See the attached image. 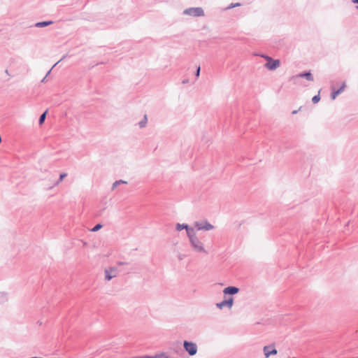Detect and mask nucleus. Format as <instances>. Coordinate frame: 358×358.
<instances>
[{
    "mask_svg": "<svg viewBox=\"0 0 358 358\" xmlns=\"http://www.w3.org/2000/svg\"><path fill=\"white\" fill-rule=\"evenodd\" d=\"M214 228V225H195V229L192 231H188V238L192 248L199 252L207 253L203 243L196 236V232L199 231H209Z\"/></svg>",
    "mask_w": 358,
    "mask_h": 358,
    "instance_id": "obj_1",
    "label": "nucleus"
},
{
    "mask_svg": "<svg viewBox=\"0 0 358 358\" xmlns=\"http://www.w3.org/2000/svg\"><path fill=\"white\" fill-rule=\"evenodd\" d=\"M119 273V269L116 266H110L104 270V280L110 281Z\"/></svg>",
    "mask_w": 358,
    "mask_h": 358,
    "instance_id": "obj_2",
    "label": "nucleus"
},
{
    "mask_svg": "<svg viewBox=\"0 0 358 358\" xmlns=\"http://www.w3.org/2000/svg\"><path fill=\"white\" fill-rule=\"evenodd\" d=\"M266 60V64H265V67L269 70L273 71L278 69L280 65V62L279 59H273L271 57L263 55L262 56Z\"/></svg>",
    "mask_w": 358,
    "mask_h": 358,
    "instance_id": "obj_3",
    "label": "nucleus"
},
{
    "mask_svg": "<svg viewBox=\"0 0 358 358\" xmlns=\"http://www.w3.org/2000/svg\"><path fill=\"white\" fill-rule=\"evenodd\" d=\"M183 348L190 355L194 356L197 352V345L192 341H185L183 342Z\"/></svg>",
    "mask_w": 358,
    "mask_h": 358,
    "instance_id": "obj_4",
    "label": "nucleus"
},
{
    "mask_svg": "<svg viewBox=\"0 0 358 358\" xmlns=\"http://www.w3.org/2000/svg\"><path fill=\"white\" fill-rule=\"evenodd\" d=\"M184 13L194 17L203 16L204 15V12L201 8H191L185 10Z\"/></svg>",
    "mask_w": 358,
    "mask_h": 358,
    "instance_id": "obj_5",
    "label": "nucleus"
},
{
    "mask_svg": "<svg viewBox=\"0 0 358 358\" xmlns=\"http://www.w3.org/2000/svg\"><path fill=\"white\" fill-rule=\"evenodd\" d=\"M233 304L234 299L232 297H230L228 299H225L220 303H217L216 304V306L220 309H222L224 307L227 306L230 309L233 306Z\"/></svg>",
    "mask_w": 358,
    "mask_h": 358,
    "instance_id": "obj_6",
    "label": "nucleus"
},
{
    "mask_svg": "<svg viewBox=\"0 0 358 358\" xmlns=\"http://www.w3.org/2000/svg\"><path fill=\"white\" fill-rule=\"evenodd\" d=\"M264 353L266 358L270 357L271 355H275L278 353V351L275 348H271V346L266 345L264 347Z\"/></svg>",
    "mask_w": 358,
    "mask_h": 358,
    "instance_id": "obj_7",
    "label": "nucleus"
},
{
    "mask_svg": "<svg viewBox=\"0 0 358 358\" xmlns=\"http://www.w3.org/2000/svg\"><path fill=\"white\" fill-rule=\"evenodd\" d=\"M239 292V289L234 286H229L224 289L223 293L229 295H234Z\"/></svg>",
    "mask_w": 358,
    "mask_h": 358,
    "instance_id": "obj_8",
    "label": "nucleus"
},
{
    "mask_svg": "<svg viewBox=\"0 0 358 358\" xmlns=\"http://www.w3.org/2000/svg\"><path fill=\"white\" fill-rule=\"evenodd\" d=\"M194 229H195V225H194V227H192L190 225H176V230L178 231H180L183 229H185L187 236H188V231H189V232H192Z\"/></svg>",
    "mask_w": 358,
    "mask_h": 358,
    "instance_id": "obj_9",
    "label": "nucleus"
},
{
    "mask_svg": "<svg viewBox=\"0 0 358 358\" xmlns=\"http://www.w3.org/2000/svg\"><path fill=\"white\" fill-rule=\"evenodd\" d=\"M345 87V83H343L341 85V87H340V89L337 90H334L333 92L331 93V99H335L336 97L339 94H341V92H343L344 91V89Z\"/></svg>",
    "mask_w": 358,
    "mask_h": 358,
    "instance_id": "obj_10",
    "label": "nucleus"
},
{
    "mask_svg": "<svg viewBox=\"0 0 358 358\" xmlns=\"http://www.w3.org/2000/svg\"><path fill=\"white\" fill-rule=\"evenodd\" d=\"M296 77H301V78L305 77L308 80H310V81L313 80L312 74L310 72L306 73H301V74L296 76Z\"/></svg>",
    "mask_w": 358,
    "mask_h": 358,
    "instance_id": "obj_11",
    "label": "nucleus"
},
{
    "mask_svg": "<svg viewBox=\"0 0 358 358\" xmlns=\"http://www.w3.org/2000/svg\"><path fill=\"white\" fill-rule=\"evenodd\" d=\"M46 114H47V111H45V113H43L41 115V117H40V118H39V124H42L44 122V121H45V117H46Z\"/></svg>",
    "mask_w": 358,
    "mask_h": 358,
    "instance_id": "obj_12",
    "label": "nucleus"
},
{
    "mask_svg": "<svg viewBox=\"0 0 358 358\" xmlns=\"http://www.w3.org/2000/svg\"><path fill=\"white\" fill-rule=\"evenodd\" d=\"M121 183H127V182H126V181H124V180H117V181H115V182L113 183V189H114L115 188H116V187H117V186L118 185L121 184Z\"/></svg>",
    "mask_w": 358,
    "mask_h": 358,
    "instance_id": "obj_13",
    "label": "nucleus"
},
{
    "mask_svg": "<svg viewBox=\"0 0 358 358\" xmlns=\"http://www.w3.org/2000/svg\"><path fill=\"white\" fill-rule=\"evenodd\" d=\"M103 225H94V227L90 229L91 231L95 232L100 230Z\"/></svg>",
    "mask_w": 358,
    "mask_h": 358,
    "instance_id": "obj_14",
    "label": "nucleus"
},
{
    "mask_svg": "<svg viewBox=\"0 0 358 358\" xmlns=\"http://www.w3.org/2000/svg\"><path fill=\"white\" fill-rule=\"evenodd\" d=\"M51 23H52L51 22H42L37 23L36 26L37 27H45L46 25L50 24Z\"/></svg>",
    "mask_w": 358,
    "mask_h": 358,
    "instance_id": "obj_15",
    "label": "nucleus"
},
{
    "mask_svg": "<svg viewBox=\"0 0 358 358\" xmlns=\"http://www.w3.org/2000/svg\"><path fill=\"white\" fill-rule=\"evenodd\" d=\"M320 100V94L315 95L313 97L312 101L314 103H317Z\"/></svg>",
    "mask_w": 358,
    "mask_h": 358,
    "instance_id": "obj_16",
    "label": "nucleus"
},
{
    "mask_svg": "<svg viewBox=\"0 0 358 358\" xmlns=\"http://www.w3.org/2000/svg\"><path fill=\"white\" fill-rule=\"evenodd\" d=\"M185 257H186V255L185 254H182V253H180V252L177 253V258L180 261L182 260Z\"/></svg>",
    "mask_w": 358,
    "mask_h": 358,
    "instance_id": "obj_17",
    "label": "nucleus"
},
{
    "mask_svg": "<svg viewBox=\"0 0 358 358\" xmlns=\"http://www.w3.org/2000/svg\"><path fill=\"white\" fill-rule=\"evenodd\" d=\"M66 175L67 174L66 173H62L59 176V180L57 182V184H59L60 182H62L63 179L66 176Z\"/></svg>",
    "mask_w": 358,
    "mask_h": 358,
    "instance_id": "obj_18",
    "label": "nucleus"
},
{
    "mask_svg": "<svg viewBox=\"0 0 358 358\" xmlns=\"http://www.w3.org/2000/svg\"><path fill=\"white\" fill-rule=\"evenodd\" d=\"M145 122H141V123H140V126H141V127H144V126H145V123H146V121H147V117H146V116L145 117Z\"/></svg>",
    "mask_w": 358,
    "mask_h": 358,
    "instance_id": "obj_19",
    "label": "nucleus"
},
{
    "mask_svg": "<svg viewBox=\"0 0 358 358\" xmlns=\"http://www.w3.org/2000/svg\"><path fill=\"white\" fill-rule=\"evenodd\" d=\"M127 263L125 262H117V264L120 265V266H122V265H125L127 264Z\"/></svg>",
    "mask_w": 358,
    "mask_h": 358,
    "instance_id": "obj_20",
    "label": "nucleus"
},
{
    "mask_svg": "<svg viewBox=\"0 0 358 358\" xmlns=\"http://www.w3.org/2000/svg\"><path fill=\"white\" fill-rule=\"evenodd\" d=\"M199 73H200V67L199 66L197 69L196 73V77L199 76Z\"/></svg>",
    "mask_w": 358,
    "mask_h": 358,
    "instance_id": "obj_21",
    "label": "nucleus"
},
{
    "mask_svg": "<svg viewBox=\"0 0 358 358\" xmlns=\"http://www.w3.org/2000/svg\"><path fill=\"white\" fill-rule=\"evenodd\" d=\"M239 5H240L239 3H236V5H234V6H229V7H228V8H233V7L236 6H239Z\"/></svg>",
    "mask_w": 358,
    "mask_h": 358,
    "instance_id": "obj_22",
    "label": "nucleus"
},
{
    "mask_svg": "<svg viewBox=\"0 0 358 358\" xmlns=\"http://www.w3.org/2000/svg\"><path fill=\"white\" fill-rule=\"evenodd\" d=\"M352 2L355 3H358V0H352Z\"/></svg>",
    "mask_w": 358,
    "mask_h": 358,
    "instance_id": "obj_23",
    "label": "nucleus"
},
{
    "mask_svg": "<svg viewBox=\"0 0 358 358\" xmlns=\"http://www.w3.org/2000/svg\"><path fill=\"white\" fill-rule=\"evenodd\" d=\"M292 113H293V114L296 113V110H294V111L292 112Z\"/></svg>",
    "mask_w": 358,
    "mask_h": 358,
    "instance_id": "obj_24",
    "label": "nucleus"
},
{
    "mask_svg": "<svg viewBox=\"0 0 358 358\" xmlns=\"http://www.w3.org/2000/svg\"><path fill=\"white\" fill-rule=\"evenodd\" d=\"M357 8H358V6H357Z\"/></svg>",
    "mask_w": 358,
    "mask_h": 358,
    "instance_id": "obj_25",
    "label": "nucleus"
}]
</instances>
